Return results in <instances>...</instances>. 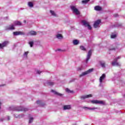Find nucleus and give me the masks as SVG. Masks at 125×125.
<instances>
[{
    "label": "nucleus",
    "mask_w": 125,
    "mask_h": 125,
    "mask_svg": "<svg viewBox=\"0 0 125 125\" xmlns=\"http://www.w3.org/2000/svg\"><path fill=\"white\" fill-rule=\"evenodd\" d=\"M65 91L66 92H67V93H73V92H74V91L70 90L69 88H66Z\"/></svg>",
    "instance_id": "nucleus-25"
},
{
    "label": "nucleus",
    "mask_w": 125,
    "mask_h": 125,
    "mask_svg": "<svg viewBox=\"0 0 125 125\" xmlns=\"http://www.w3.org/2000/svg\"><path fill=\"white\" fill-rule=\"evenodd\" d=\"M0 106H1V103L0 102Z\"/></svg>",
    "instance_id": "nucleus-44"
},
{
    "label": "nucleus",
    "mask_w": 125,
    "mask_h": 125,
    "mask_svg": "<svg viewBox=\"0 0 125 125\" xmlns=\"http://www.w3.org/2000/svg\"><path fill=\"white\" fill-rule=\"evenodd\" d=\"M8 43H9V42L8 41H4L2 43H0V48H3V47H5Z\"/></svg>",
    "instance_id": "nucleus-11"
},
{
    "label": "nucleus",
    "mask_w": 125,
    "mask_h": 125,
    "mask_svg": "<svg viewBox=\"0 0 125 125\" xmlns=\"http://www.w3.org/2000/svg\"><path fill=\"white\" fill-rule=\"evenodd\" d=\"M89 1V0H82V3H87Z\"/></svg>",
    "instance_id": "nucleus-31"
},
{
    "label": "nucleus",
    "mask_w": 125,
    "mask_h": 125,
    "mask_svg": "<svg viewBox=\"0 0 125 125\" xmlns=\"http://www.w3.org/2000/svg\"><path fill=\"white\" fill-rule=\"evenodd\" d=\"M72 106L71 105H65L63 106V110H71Z\"/></svg>",
    "instance_id": "nucleus-16"
},
{
    "label": "nucleus",
    "mask_w": 125,
    "mask_h": 125,
    "mask_svg": "<svg viewBox=\"0 0 125 125\" xmlns=\"http://www.w3.org/2000/svg\"><path fill=\"white\" fill-rule=\"evenodd\" d=\"M95 10H96L97 11H100L102 10V8L100 7V6H96L94 7Z\"/></svg>",
    "instance_id": "nucleus-19"
},
{
    "label": "nucleus",
    "mask_w": 125,
    "mask_h": 125,
    "mask_svg": "<svg viewBox=\"0 0 125 125\" xmlns=\"http://www.w3.org/2000/svg\"><path fill=\"white\" fill-rule=\"evenodd\" d=\"M81 70H82V68L80 67L78 68V71H81Z\"/></svg>",
    "instance_id": "nucleus-41"
},
{
    "label": "nucleus",
    "mask_w": 125,
    "mask_h": 125,
    "mask_svg": "<svg viewBox=\"0 0 125 125\" xmlns=\"http://www.w3.org/2000/svg\"><path fill=\"white\" fill-rule=\"evenodd\" d=\"M93 68L89 69V70H87L86 71L82 72V73L80 75L79 77L82 78V77L86 76V75H88V74H90V73H92V72H93Z\"/></svg>",
    "instance_id": "nucleus-3"
},
{
    "label": "nucleus",
    "mask_w": 125,
    "mask_h": 125,
    "mask_svg": "<svg viewBox=\"0 0 125 125\" xmlns=\"http://www.w3.org/2000/svg\"><path fill=\"white\" fill-rule=\"evenodd\" d=\"M38 33L35 31H31L26 34L27 36H36Z\"/></svg>",
    "instance_id": "nucleus-12"
},
{
    "label": "nucleus",
    "mask_w": 125,
    "mask_h": 125,
    "mask_svg": "<svg viewBox=\"0 0 125 125\" xmlns=\"http://www.w3.org/2000/svg\"><path fill=\"white\" fill-rule=\"evenodd\" d=\"M28 44H29L30 47H33V46H34V41H30L28 42Z\"/></svg>",
    "instance_id": "nucleus-27"
},
{
    "label": "nucleus",
    "mask_w": 125,
    "mask_h": 125,
    "mask_svg": "<svg viewBox=\"0 0 125 125\" xmlns=\"http://www.w3.org/2000/svg\"><path fill=\"white\" fill-rule=\"evenodd\" d=\"M27 5L29 6V7H34V3H33V2H28Z\"/></svg>",
    "instance_id": "nucleus-23"
},
{
    "label": "nucleus",
    "mask_w": 125,
    "mask_h": 125,
    "mask_svg": "<svg viewBox=\"0 0 125 125\" xmlns=\"http://www.w3.org/2000/svg\"><path fill=\"white\" fill-rule=\"evenodd\" d=\"M96 109H98V108L97 107H93V108L90 107V110L91 111H94V110H95Z\"/></svg>",
    "instance_id": "nucleus-35"
},
{
    "label": "nucleus",
    "mask_w": 125,
    "mask_h": 125,
    "mask_svg": "<svg viewBox=\"0 0 125 125\" xmlns=\"http://www.w3.org/2000/svg\"><path fill=\"white\" fill-rule=\"evenodd\" d=\"M105 79H106V75L105 74H103V75L101 76L99 79L100 82V86H101L102 83H103V82L105 80Z\"/></svg>",
    "instance_id": "nucleus-5"
},
{
    "label": "nucleus",
    "mask_w": 125,
    "mask_h": 125,
    "mask_svg": "<svg viewBox=\"0 0 125 125\" xmlns=\"http://www.w3.org/2000/svg\"><path fill=\"white\" fill-rule=\"evenodd\" d=\"M37 103L39 105H40V106H44L45 105V104L43 103L42 101H38L37 102Z\"/></svg>",
    "instance_id": "nucleus-22"
},
{
    "label": "nucleus",
    "mask_w": 125,
    "mask_h": 125,
    "mask_svg": "<svg viewBox=\"0 0 125 125\" xmlns=\"http://www.w3.org/2000/svg\"><path fill=\"white\" fill-rule=\"evenodd\" d=\"M25 115L24 114H21L18 116L19 118H23L24 117Z\"/></svg>",
    "instance_id": "nucleus-36"
},
{
    "label": "nucleus",
    "mask_w": 125,
    "mask_h": 125,
    "mask_svg": "<svg viewBox=\"0 0 125 125\" xmlns=\"http://www.w3.org/2000/svg\"><path fill=\"white\" fill-rule=\"evenodd\" d=\"M14 36H24L25 35V32H22V31H17V32H13Z\"/></svg>",
    "instance_id": "nucleus-9"
},
{
    "label": "nucleus",
    "mask_w": 125,
    "mask_h": 125,
    "mask_svg": "<svg viewBox=\"0 0 125 125\" xmlns=\"http://www.w3.org/2000/svg\"><path fill=\"white\" fill-rule=\"evenodd\" d=\"M91 103H92V104H100V105H104V102H103V101L92 100L91 101Z\"/></svg>",
    "instance_id": "nucleus-7"
},
{
    "label": "nucleus",
    "mask_w": 125,
    "mask_h": 125,
    "mask_svg": "<svg viewBox=\"0 0 125 125\" xmlns=\"http://www.w3.org/2000/svg\"><path fill=\"white\" fill-rule=\"evenodd\" d=\"M4 85H0V86H3Z\"/></svg>",
    "instance_id": "nucleus-46"
},
{
    "label": "nucleus",
    "mask_w": 125,
    "mask_h": 125,
    "mask_svg": "<svg viewBox=\"0 0 125 125\" xmlns=\"http://www.w3.org/2000/svg\"><path fill=\"white\" fill-rule=\"evenodd\" d=\"M89 97H92V94L86 95L84 96H82L81 97V99H85V98H89Z\"/></svg>",
    "instance_id": "nucleus-15"
},
{
    "label": "nucleus",
    "mask_w": 125,
    "mask_h": 125,
    "mask_svg": "<svg viewBox=\"0 0 125 125\" xmlns=\"http://www.w3.org/2000/svg\"><path fill=\"white\" fill-rule=\"evenodd\" d=\"M119 59H121L120 56H119L114 59L113 61L111 62L112 66H117L118 67H120V66H121V63H120V62H118V60H119Z\"/></svg>",
    "instance_id": "nucleus-2"
},
{
    "label": "nucleus",
    "mask_w": 125,
    "mask_h": 125,
    "mask_svg": "<svg viewBox=\"0 0 125 125\" xmlns=\"http://www.w3.org/2000/svg\"><path fill=\"white\" fill-rule=\"evenodd\" d=\"M109 50H116V48H109Z\"/></svg>",
    "instance_id": "nucleus-37"
},
{
    "label": "nucleus",
    "mask_w": 125,
    "mask_h": 125,
    "mask_svg": "<svg viewBox=\"0 0 125 125\" xmlns=\"http://www.w3.org/2000/svg\"><path fill=\"white\" fill-rule=\"evenodd\" d=\"M7 119H8V121H9V120H10V117H9V116H8Z\"/></svg>",
    "instance_id": "nucleus-42"
},
{
    "label": "nucleus",
    "mask_w": 125,
    "mask_h": 125,
    "mask_svg": "<svg viewBox=\"0 0 125 125\" xmlns=\"http://www.w3.org/2000/svg\"><path fill=\"white\" fill-rule=\"evenodd\" d=\"M34 121V118L33 117H30L29 119V124H32Z\"/></svg>",
    "instance_id": "nucleus-26"
},
{
    "label": "nucleus",
    "mask_w": 125,
    "mask_h": 125,
    "mask_svg": "<svg viewBox=\"0 0 125 125\" xmlns=\"http://www.w3.org/2000/svg\"><path fill=\"white\" fill-rule=\"evenodd\" d=\"M115 27H122V24L121 23H116L115 24Z\"/></svg>",
    "instance_id": "nucleus-33"
},
{
    "label": "nucleus",
    "mask_w": 125,
    "mask_h": 125,
    "mask_svg": "<svg viewBox=\"0 0 125 125\" xmlns=\"http://www.w3.org/2000/svg\"><path fill=\"white\" fill-rule=\"evenodd\" d=\"M73 43L74 45H78L80 43V41L78 40H74L73 41Z\"/></svg>",
    "instance_id": "nucleus-21"
},
{
    "label": "nucleus",
    "mask_w": 125,
    "mask_h": 125,
    "mask_svg": "<svg viewBox=\"0 0 125 125\" xmlns=\"http://www.w3.org/2000/svg\"><path fill=\"white\" fill-rule=\"evenodd\" d=\"M57 50H58V51H60V50H61V49H58Z\"/></svg>",
    "instance_id": "nucleus-45"
},
{
    "label": "nucleus",
    "mask_w": 125,
    "mask_h": 125,
    "mask_svg": "<svg viewBox=\"0 0 125 125\" xmlns=\"http://www.w3.org/2000/svg\"><path fill=\"white\" fill-rule=\"evenodd\" d=\"M26 22H27V21H26V20L23 21V23H26Z\"/></svg>",
    "instance_id": "nucleus-43"
},
{
    "label": "nucleus",
    "mask_w": 125,
    "mask_h": 125,
    "mask_svg": "<svg viewBox=\"0 0 125 125\" xmlns=\"http://www.w3.org/2000/svg\"><path fill=\"white\" fill-rule=\"evenodd\" d=\"M50 12L53 16H56V14H55V12L54 11L50 10Z\"/></svg>",
    "instance_id": "nucleus-30"
},
{
    "label": "nucleus",
    "mask_w": 125,
    "mask_h": 125,
    "mask_svg": "<svg viewBox=\"0 0 125 125\" xmlns=\"http://www.w3.org/2000/svg\"><path fill=\"white\" fill-rule=\"evenodd\" d=\"M71 10H72L73 13H75L76 15H80V11L75 6H70Z\"/></svg>",
    "instance_id": "nucleus-4"
},
{
    "label": "nucleus",
    "mask_w": 125,
    "mask_h": 125,
    "mask_svg": "<svg viewBox=\"0 0 125 125\" xmlns=\"http://www.w3.org/2000/svg\"><path fill=\"white\" fill-rule=\"evenodd\" d=\"M56 38L58 40H62L63 39V36L60 33H58L56 35Z\"/></svg>",
    "instance_id": "nucleus-17"
},
{
    "label": "nucleus",
    "mask_w": 125,
    "mask_h": 125,
    "mask_svg": "<svg viewBox=\"0 0 125 125\" xmlns=\"http://www.w3.org/2000/svg\"><path fill=\"white\" fill-rule=\"evenodd\" d=\"M114 17H118V14H114Z\"/></svg>",
    "instance_id": "nucleus-39"
},
{
    "label": "nucleus",
    "mask_w": 125,
    "mask_h": 125,
    "mask_svg": "<svg viewBox=\"0 0 125 125\" xmlns=\"http://www.w3.org/2000/svg\"><path fill=\"white\" fill-rule=\"evenodd\" d=\"M45 85H50L51 86L54 84V83L52 82L47 81L46 83H44Z\"/></svg>",
    "instance_id": "nucleus-18"
},
{
    "label": "nucleus",
    "mask_w": 125,
    "mask_h": 125,
    "mask_svg": "<svg viewBox=\"0 0 125 125\" xmlns=\"http://www.w3.org/2000/svg\"><path fill=\"white\" fill-rule=\"evenodd\" d=\"M101 23V21L100 20H98L96 21L94 23V27L98 28L99 27V24Z\"/></svg>",
    "instance_id": "nucleus-13"
},
{
    "label": "nucleus",
    "mask_w": 125,
    "mask_h": 125,
    "mask_svg": "<svg viewBox=\"0 0 125 125\" xmlns=\"http://www.w3.org/2000/svg\"><path fill=\"white\" fill-rule=\"evenodd\" d=\"M92 54V50H89L87 55V57L86 59V63H88V61L89 59H90V57L91 56V55Z\"/></svg>",
    "instance_id": "nucleus-8"
},
{
    "label": "nucleus",
    "mask_w": 125,
    "mask_h": 125,
    "mask_svg": "<svg viewBox=\"0 0 125 125\" xmlns=\"http://www.w3.org/2000/svg\"><path fill=\"white\" fill-rule=\"evenodd\" d=\"M100 63L103 68H105V62L101 61L100 62Z\"/></svg>",
    "instance_id": "nucleus-24"
},
{
    "label": "nucleus",
    "mask_w": 125,
    "mask_h": 125,
    "mask_svg": "<svg viewBox=\"0 0 125 125\" xmlns=\"http://www.w3.org/2000/svg\"><path fill=\"white\" fill-rule=\"evenodd\" d=\"M117 38V34L112 33L111 35V39H116Z\"/></svg>",
    "instance_id": "nucleus-28"
},
{
    "label": "nucleus",
    "mask_w": 125,
    "mask_h": 125,
    "mask_svg": "<svg viewBox=\"0 0 125 125\" xmlns=\"http://www.w3.org/2000/svg\"><path fill=\"white\" fill-rule=\"evenodd\" d=\"M83 108L85 110H90V107H86V106H83Z\"/></svg>",
    "instance_id": "nucleus-32"
},
{
    "label": "nucleus",
    "mask_w": 125,
    "mask_h": 125,
    "mask_svg": "<svg viewBox=\"0 0 125 125\" xmlns=\"http://www.w3.org/2000/svg\"><path fill=\"white\" fill-rule=\"evenodd\" d=\"M29 54V52L27 51L24 52L23 56H25V57H27L28 54Z\"/></svg>",
    "instance_id": "nucleus-34"
},
{
    "label": "nucleus",
    "mask_w": 125,
    "mask_h": 125,
    "mask_svg": "<svg viewBox=\"0 0 125 125\" xmlns=\"http://www.w3.org/2000/svg\"><path fill=\"white\" fill-rule=\"evenodd\" d=\"M41 73H42V72H41L40 70L37 71V74H41Z\"/></svg>",
    "instance_id": "nucleus-38"
},
{
    "label": "nucleus",
    "mask_w": 125,
    "mask_h": 125,
    "mask_svg": "<svg viewBox=\"0 0 125 125\" xmlns=\"http://www.w3.org/2000/svg\"><path fill=\"white\" fill-rule=\"evenodd\" d=\"M80 49H81V50H83V51H86V49L83 45L80 46Z\"/></svg>",
    "instance_id": "nucleus-29"
},
{
    "label": "nucleus",
    "mask_w": 125,
    "mask_h": 125,
    "mask_svg": "<svg viewBox=\"0 0 125 125\" xmlns=\"http://www.w3.org/2000/svg\"><path fill=\"white\" fill-rule=\"evenodd\" d=\"M21 25H22V23H21V22L19 21H14V25L16 26H21Z\"/></svg>",
    "instance_id": "nucleus-20"
},
{
    "label": "nucleus",
    "mask_w": 125,
    "mask_h": 125,
    "mask_svg": "<svg viewBox=\"0 0 125 125\" xmlns=\"http://www.w3.org/2000/svg\"><path fill=\"white\" fill-rule=\"evenodd\" d=\"M9 109L11 111H22L23 112H27V111L29 110V109L26 108L24 106H11L10 107Z\"/></svg>",
    "instance_id": "nucleus-1"
},
{
    "label": "nucleus",
    "mask_w": 125,
    "mask_h": 125,
    "mask_svg": "<svg viewBox=\"0 0 125 125\" xmlns=\"http://www.w3.org/2000/svg\"><path fill=\"white\" fill-rule=\"evenodd\" d=\"M4 120V119L1 118V119H0V122H2Z\"/></svg>",
    "instance_id": "nucleus-40"
},
{
    "label": "nucleus",
    "mask_w": 125,
    "mask_h": 125,
    "mask_svg": "<svg viewBox=\"0 0 125 125\" xmlns=\"http://www.w3.org/2000/svg\"><path fill=\"white\" fill-rule=\"evenodd\" d=\"M14 24H11L9 26H7L5 27V31H7L8 30H14L15 28H14Z\"/></svg>",
    "instance_id": "nucleus-10"
},
{
    "label": "nucleus",
    "mask_w": 125,
    "mask_h": 125,
    "mask_svg": "<svg viewBox=\"0 0 125 125\" xmlns=\"http://www.w3.org/2000/svg\"><path fill=\"white\" fill-rule=\"evenodd\" d=\"M82 23L83 26L85 27H87L88 30H91V26L89 25V22L86 21H82Z\"/></svg>",
    "instance_id": "nucleus-6"
},
{
    "label": "nucleus",
    "mask_w": 125,
    "mask_h": 125,
    "mask_svg": "<svg viewBox=\"0 0 125 125\" xmlns=\"http://www.w3.org/2000/svg\"><path fill=\"white\" fill-rule=\"evenodd\" d=\"M51 91L54 93V94H55L56 95H58V96H60L61 97H62L63 96V94L59 93L58 92H56L55 90H52Z\"/></svg>",
    "instance_id": "nucleus-14"
}]
</instances>
